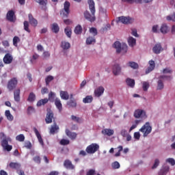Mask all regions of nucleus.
Wrapping results in <instances>:
<instances>
[{"mask_svg":"<svg viewBox=\"0 0 175 175\" xmlns=\"http://www.w3.org/2000/svg\"><path fill=\"white\" fill-rule=\"evenodd\" d=\"M88 3L89 5V9L91 12L90 13L89 11H85L84 12V17L88 21H90V23H94L96 20V18L95 17V2L94 0H88Z\"/></svg>","mask_w":175,"mask_h":175,"instance_id":"f257e3e1","label":"nucleus"},{"mask_svg":"<svg viewBox=\"0 0 175 175\" xmlns=\"http://www.w3.org/2000/svg\"><path fill=\"white\" fill-rule=\"evenodd\" d=\"M152 131V127L150 126V122H147L144 126L139 129V132L144 133V137H147L150 133Z\"/></svg>","mask_w":175,"mask_h":175,"instance_id":"f03ea898","label":"nucleus"},{"mask_svg":"<svg viewBox=\"0 0 175 175\" xmlns=\"http://www.w3.org/2000/svg\"><path fill=\"white\" fill-rule=\"evenodd\" d=\"M70 3L69 1H65L64 4V9L60 12V15L64 18H67L70 13Z\"/></svg>","mask_w":175,"mask_h":175,"instance_id":"7ed1b4c3","label":"nucleus"},{"mask_svg":"<svg viewBox=\"0 0 175 175\" xmlns=\"http://www.w3.org/2000/svg\"><path fill=\"white\" fill-rule=\"evenodd\" d=\"M113 47L116 49L118 54H120V53L125 54L128 51V46L126 44H113Z\"/></svg>","mask_w":175,"mask_h":175,"instance_id":"20e7f679","label":"nucleus"},{"mask_svg":"<svg viewBox=\"0 0 175 175\" xmlns=\"http://www.w3.org/2000/svg\"><path fill=\"white\" fill-rule=\"evenodd\" d=\"M9 142H12V139L10 137H8L1 141V146L5 151H12L13 146L12 145H9Z\"/></svg>","mask_w":175,"mask_h":175,"instance_id":"39448f33","label":"nucleus"},{"mask_svg":"<svg viewBox=\"0 0 175 175\" xmlns=\"http://www.w3.org/2000/svg\"><path fill=\"white\" fill-rule=\"evenodd\" d=\"M98 150H99V146L98 145V144L94 143L89 145L86 148L85 151L88 154H95V152H96Z\"/></svg>","mask_w":175,"mask_h":175,"instance_id":"423d86ee","label":"nucleus"},{"mask_svg":"<svg viewBox=\"0 0 175 175\" xmlns=\"http://www.w3.org/2000/svg\"><path fill=\"white\" fill-rule=\"evenodd\" d=\"M133 20L131 17L120 16L118 18L116 23H122V24H131Z\"/></svg>","mask_w":175,"mask_h":175,"instance_id":"0eeeda50","label":"nucleus"},{"mask_svg":"<svg viewBox=\"0 0 175 175\" xmlns=\"http://www.w3.org/2000/svg\"><path fill=\"white\" fill-rule=\"evenodd\" d=\"M17 83L18 81L16 78H12L10 81H9L7 85L9 91H13V90H14V88H16L17 86Z\"/></svg>","mask_w":175,"mask_h":175,"instance_id":"6e6552de","label":"nucleus"},{"mask_svg":"<svg viewBox=\"0 0 175 175\" xmlns=\"http://www.w3.org/2000/svg\"><path fill=\"white\" fill-rule=\"evenodd\" d=\"M135 118H146L147 116L146 115V111L143 109H136L134 111Z\"/></svg>","mask_w":175,"mask_h":175,"instance_id":"1a4fd4ad","label":"nucleus"},{"mask_svg":"<svg viewBox=\"0 0 175 175\" xmlns=\"http://www.w3.org/2000/svg\"><path fill=\"white\" fill-rule=\"evenodd\" d=\"M53 118H54V113H53V111H49L46 113V116L45 118L46 124H51V122H53Z\"/></svg>","mask_w":175,"mask_h":175,"instance_id":"9d476101","label":"nucleus"},{"mask_svg":"<svg viewBox=\"0 0 175 175\" xmlns=\"http://www.w3.org/2000/svg\"><path fill=\"white\" fill-rule=\"evenodd\" d=\"M112 72L114 76H118L121 73V66L118 64H115L112 68Z\"/></svg>","mask_w":175,"mask_h":175,"instance_id":"9b49d317","label":"nucleus"},{"mask_svg":"<svg viewBox=\"0 0 175 175\" xmlns=\"http://www.w3.org/2000/svg\"><path fill=\"white\" fill-rule=\"evenodd\" d=\"M33 132L36 135V136L38 138V140L40 143V144H41V146H44V142H43V139L42 138V135H40V133H39V131H38V129H36V127H33Z\"/></svg>","mask_w":175,"mask_h":175,"instance_id":"f8f14e48","label":"nucleus"},{"mask_svg":"<svg viewBox=\"0 0 175 175\" xmlns=\"http://www.w3.org/2000/svg\"><path fill=\"white\" fill-rule=\"evenodd\" d=\"M29 23L32 25V27H37L38 26V20L33 18L32 14H29Z\"/></svg>","mask_w":175,"mask_h":175,"instance_id":"ddd939ff","label":"nucleus"},{"mask_svg":"<svg viewBox=\"0 0 175 175\" xmlns=\"http://www.w3.org/2000/svg\"><path fill=\"white\" fill-rule=\"evenodd\" d=\"M155 69V62L153 60L149 61V66L146 70V74L148 75L150 72H152V70Z\"/></svg>","mask_w":175,"mask_h":175,"instance_id":"4468645a","label":"nucleus"},{"mask_svg":"<svg viewBox=\"0 0 175 175\" xmlns=\"http://www.w3.org/2000/svg\"><path fill=\"white\" fill-rule=\"evenodd\" d=\"M103 92H105V88H103V86H100L95 90L94 95L95 96H97L98 98H99V96H102Z\"/></svg>","mask_w":175,"mask_h":175,"instance_id":"2eb2a0df","label":"nucleus"},{"mask_svg":"<svg viewBox=\"0 0 175 175\" xmlns=\"http://www.w3.org/2000/svg\"><path fill=\"white\" fill-rule=\"evenodd\" d=\"M35 2L37 3H39V5L41 6V8L42 10H46L47 9V0H34Z\"/></svg>","mask_w":175,"mask_h":175,"instance_id":"dca6fc26","label":"nucleus"},{"mask_svg":"<svg viewBox=\"0 0 175 175\" xmlns=\"http://www.w3.org/2000/svg\"><path fill=\"white\" fill-rule=\"evenodd\" d=\"M64 165L66 169H70V170H73V169H75V165L72 164V161H70V160L64 161Z\"/></svg>","mask_w":175,"mask_h":175,"instance_id":"f3484780","label":"nucleus"},{"mask_svg":"<svg viewBox=\"0 0 175 175\" xmlns=\"http://www.w3.org/2000/svg\"><path fill=\"white\" fill-rule=\"evenodd\" d=\"M21 90L20 89H16L14 91V99L15 102H20L21 100Z\"/></svg>","mask_w":175,"mask_h":175,"instance_id":"a211bd4d","label":"nucleus"},{"mask_svg":"<svg viewBox=\"0 0 175 175\" xmlns=\"http://www.w3.org/2000/svg\"><path fill=\"white\" fill-rule=\"evenodd\" d=\"M14 12L13 10H10L7 13L6 18L8 21H10L11 23H13L14 21Z\"/></svg>","mask_w":175,"mask_h":175,"instance_id":"6ab92c4d","label":"nucleus"},{"mask_svg":"<svg viewBox=\"0 0 175 175\" xmlns=\"http://www.w3.org/2000/svg\"><path fill=\"white\" fill-rule=\"evenodd\" d=\"M12 61H13V57L9 53L5 54L3 57L4 64H12Z\"/></svg>","mask_w":175,"mask_h":175,"instance_id":"aec40b11","label":"nucleus"},{"mask_svg":"<svg viewBox=\"0 0 175 175\" xmlns=\"http://www.w3.org/2000/svg\"><path fill=\"white\" fill-rule=\"evenodd\" d=\"M66 134L71 139V140H75L77 137V133H72L69 129L66 130Z\"/></svg>","mask_w":175,"mask_h":175,"instance_id":"412c9836","label":"nucleus"},{"mask_svg":"<svg viewBox=\"0 0 175 175\" xmlns=\"http://www.w3.org/2000/svg\"><path fill=\"white\" fill-rule=\"evenodd\" d=\"M152 50H153V53H154V54H159L161 53V51H163V48H162L161 44H156L153 47Z\"/></svg>","mask_w":175,"mask_h":175,"instance_id":"4be33fe9","label":"nucleus"},{"mask_svg":"<svg viewBox=\"0 0 175 175\" xmlns=\"http://www.w3.org/2000/svg\"><path fill=\"white\" fill-rule=\"evenodd\" d=\"M102 133L107 136H113V135H114V131L110 129H105L102 131Z\"/></svg>","mask_w":175,"mask_h":175,"instance_id":"5701e85b","label":"nucleus"},{"mask_svg":"<svg viewBox=\"0 0 175 175\" xmlns=\"http://www.w3.org/2000/svg\"><path fill=\"white\" fill-rule=\"evenodd\" d=\"M55 105L57 109H59V111H62V103H61V100H59V98H56L55 99Z\"/></svg>","mask_w":175,"mask_h":175,"instance_id":"b1692460","label":"nucleus"},{"mask_svg":"<svg viewBox=\"0 0 175 175\" xmlns=\"http://www.w3.org/2000/svg\"><path fill=\"white\" fill-rule=\"evenodd\" d=\"M74 32L75 35H81L83 33V27L80 25H77L74 29Z\"/></svg>","mask_w":175,"mask_h":175,"instance_id":"393cba45","label":"nucleus"},{"mask_svg":"<svg viewBox=\"0 0 175 175\" xmlns=\"http://www.w3.org/2000/svg\"><path fill=\"white\" fill-rule=\"evenodd\" d=\"M127 66L131 68V69L136 70L139 68V64L135 62H129L127 63Z\"/></svg>","mask_w":175,"mask_h":175,"instance_id":"a878e982","label":"nucleus"},{"mask_svg":"<svg viewBox=\"0 0 175 175\" xmlns=\"http://www.w3.org/2000/svg\"><path fill=\"white\" fill-rule=\"evenodd\" d=\"M60 97L64 100H68L69 99V93L66 91H60Z\"/></svg>","mask_w":175,"mask_h":175,"instance_id":"bb28decb","label":"nucleus"},{"mask_svg":"<svg viewBox=\"0 0 175 175\" xmlns=\"http://www.w3.org/2000/svg\"><path fill=\"white\" fill-rule=\"evenodd\" d=\"M160 31L161 33H167L169 32V27L166 23H163L160 28Z\"/></svg>","mask_w":175,"mask_h":175,"instance_id":"cd10ccee","label":"nucleus"},{"mask_svg":"<svg viewBox=\"0 0 175 175\" xmlns=\"http://www.w3.org/2000/svg\"><path fill=\"white\" fill-rule=\"evenodd\" d=\"M59 129V126H58V125H57V123L55 122L50 129V133L51 135H54L55 133V131H58Z\"/></svg>","mask_w":175,"mask_h":175,"instance_id":"c85d7f7f","label":"nucleus"},{"mask_svg":"<svg viewBox=\"0 0 175 175\" xmlns=\"http://www.w3.org/2000/svg\"><path fill=\"white\" fill-rule=\"evenodd\" d=\"M126 83L129 87H131V88H133L135 87V80L132 79L131 78H127L126 79Z\"/></svg>","mask_w":175,"mask_h":175,"instance_id":"c756f323","label":"nucleus"},{"mask_svg":"<svg viewBox=\"0 0 175 175\" xmlns=\"http://www.w3.org/2000/svg\"><path fill=\"white\" fill-rule=\"evenodd\" d=\"M170 167L167 166H165L163 167L160 171L159 172L158 174L159 175H165L170 170Z\"/></svg>","mask_w":175,"mask_h":175,"instance_id":"7c9ffc66","label":"nucleus"},{"mask_svg":"<svg viewBox=\"0 0 175 175\" xmlns=\"http://www.w3.org/2000/svg\"><path fill=\"white\" fill-rule=\"evenodd\" d=\"M51 30L54 33H58V32H59V26H58V24L53 23L51 27Z\"/></svg>","mask_w":175,"mask_h":175,"instance_id":"2f4dec72","label":"nucleus"},{"mask_svg":"<svg viewBox=\"0 0 175 175\" xmlns=\"http://www.w3.org/2000/svg\"><path fill=\"white\" fill-rule=\"evenodd\" d=\"M49 103L48 98L41 99L39 101H38L37 106L38 107H40V106H44V105H46V103Z\"/></svg>","mask_w":175,"mask_h":175,"instance_id":"473e14b6","label":"nucleus"},{"mask_svg":"<svg viewBox=\"0 0 175 175\" xmlns=\"http://www.w3.org/2000/svg\"><path fill=\"white\" fill-rule=\"evenodd\" d=\"M94 100V97L92 96H86L85 98L83 99V103H92Z\"/></svg>","mask_w":175,"mask_h":175,"instance_id":"72a5a7b5","label":"nucleus"},{"mask_svg":"<svg viewBox=\"0 0 175 175\" xmlns=\"http://www.w3.org/2000/svg\"><path fill=\"white\" fill-rule=\"evenodd\" d=\"M5 117H7V119L9 120V121H13L14 120V117H13V115H12V113H10V110H6L5 111Z\"/></svg>","mask_w":175,"mask_h":175,"instance_id":"f704fd0d","label":"nucleus"},{"mask_svg":"<svg viewBox=\"0 0 175 175\" xmlns=\"http://www.w3.org/2000/svg\"><path fill=\"white\" fill-rule=\"evenodd\" d=\"M9 166L11 167V169H20V167H21V165H20V163L13 162H11L9 164Z\"/></svg>","mask_w":175,"mask_h":175,"instance_id":"c9c22d12","label":"nucleus"},{"mask_svg":"<svg viewBox=\"0 0 175 175\" xmlns=\"http://www.w3.org/2000/svg\"><path fill=\"white\" fill-rule=\"evenodd\" d=\"M96 43V40L94 37H89L86 40L87 44H95Z\"/></svg>","mask_w":175,"mask_h":175,"instance_id":"e433bc0d","label":"nucleus"},{"mask_svg":"<svg viewBox=\"0 0 175 175\" xmlns=\"http://www.w3.org/2000/svg\"><path fill=\"white\" fill-rule=\"evenodd\" d=\"M64 32L68 38L72 37V29L70 27H66Z\"/></svg>","mask_w":175,"mask_h":175,"instance_id":"4c0bfd02","label":"nucleus"},{"mask_svg":"<svg viewBox=\"0 0 175 175\" xmlns=\"http://www.w3.org/2000/svg\"><path fill=\"white\" fill-rule=\"evenodd\" d=\"M71 120L72 121H75V122H77L78 124H80V122H83V120H81V118L75 116V115L71 116Z\"/></svg>","mask_w":175,"mask_h":175,"instance_id":"58836bf2","label":"nucleus"},{"mask_svg":"<svg viewBox=\"0 0 175 175\" xmlns=\"http://www.w3.org/2000/svg\"><path fill=\"white\" fill-rule=\"evenodd\" d=\"M35 99H36V96L33 92H31L27 98L28 102H33L35 101Z\"/></svg>","mask_w":175,"mask_h":175,"instance_id":"ea45409f","label":"nucleus"},{"mask_svg":"<svg viewBox=\"0 0 175 175\" xmlns=\"http://www.w3.org/2000/svg\"><path fill=\"white\" fill-rule=\"evenodd\" d=\"M53 80H54V77H53L51 75L47 76L45 79L46 85H49L50 84V83H51V81H53Z\"/></svg>","mask_w":175,"mask_h":175,"instance_id":"a19ab883","label":"nucleus"},{"mask_svg":"<svg viewBox=\"0 0 175 175\" xmlns=\"http://www.w3.org/2000/svg\"><path fill=\"white\" fill-rule=\"evenodd\" d=\"M23 25H24L25 31H26V32H28L29 33H31V30L29 29V23H28V21H25L23 23Z\"/></svg>","mask_w":175,"mask_h":175,"instance_id":"79ce46f5","label":"nucleus"},{"mask_svg":"<svg viewBox=\"0 0 175 175\" xmlns=\"http://www.w3.org/2000/svg\"><path fill=\"white\" fill-rule=\"evenodd\" d=\"M54 99H55V93L51 92L49 94L48 100H49L50 102H54Z\"/></svg>","mask_w":175,"mask_h":175,"instance_id":"37998d69","label":"nucleus"},{"mask_svg":"<svg viewBox=\"0 0 175 175\" xmlns=\"http://www.w3.org/2000/svg\"><path fill=\"white\" fill-rule=\"evenodd\" d=\"M68 106H70V107H76L77 106V103H76V100H70L67 103Z\"/></svg>","mask_w":175,"mask_h":175,"instance_id":"c03bdc74","label":"nucleus"},{"mask_svg":"<svg viewBox=\"0 0 175 175\" xmlns=\"http://www.w3.org/2000/svg\"><path fill=\"white\" fill-rule=\"evenodd\" d=\"M142 88L144 91H148V88H150V83L146 81L142 82Z\"/></svg>","mask_w":175,"mask_h":175,"instance_id":"a18cd8bd","label":"nucleus"},{"mask_svg":"<svg viewBox=\"0 0 175 175\" xmlns=\"http://www.w3.org/2000/svg\"><path fill=\"white\" fill-rule=\"evenodd\" d=\"M16 140L18 142H24L25 140V137L23 134H20L16 137Z\"/></svg>","mask_w":175,"mask_h":175,"instance_id":"49530a36","label":"nucleus"},{"mask_svg":"<svg viewBox=\"0 0 175 175\" xmlns=\"http://www.w3.org/2000/svg\"><path fill=\"white\" fill-rule=\"evenodd\" d=\"M89 31L90 33L94 35V36H96V35H98V30L95 27H91Z\"/></svg>","mask_w":175,"mask_h":175,"instance_id":"de8ad7c7","label":"nucleus"},{"mask_svg":"<svg viewBox=\"0 0 175 175\" xmlns=\"http://www.w3.org/2000/svg\"><path fill=\"white\" fill-rule=\"evenodd\" d=\"M128 43L129 44H136V39L133 37H129L128 38Z\"/></svg>","mask_w":175,"mask_h":175,"instance_id":"09e8293b","label":"nucleus"},{"mask_svg":"<svg viewBox=\"0 0 175 175\" xmlns=\"http://www.w3.org/2000/svg\"><path fill=\"white\" fill-rule=\"evenodd\" d=\"M163 82L162 80H159L157 83V90H163Z\"/></svg>","mask_w":175,"mask_h":175,"instance_id":"8fccbe9b","label":"nucleus"},{"mask_svg":"<svg viewBox=\"0 0 175 175\" xmlns=\"http://www.w3.org/2000/svg\"><path fill=\"white\" fill-rule=\"evenodd\" d=\"M111 167H113V169H120V163H118V161H114L113 163H112Z\"/></svg>","mask_w":175,"mask_h":175,"instance_id":"3c124183","label":"nucleus"},{"mask_svg":"<svg viewBox=\"0 0 175 175\" xmlns=\"http://www.w3.org/2000/svg\"><path fill=\"white\" fill-rule=\"evenodd\" d=\"M70 142L68 139H62L60 141V144L62 146H68Z\"/></svg>","mask_w":175,"mask_h":175,"instance_id":"603ef678","label":"nucleus"},{"mask_svg":"<svg viewBox=\"0 0 175 175\" xmlns=\"http://www.w3.org/2000/svg\"><path fill=\"white\" fill-rule=\"evenodd\" d=\"M166 162H168V163H170L172 166H174L175 165V160L173 158H168L166 159Z\"/></svg>","mask_w":175,"mask_h":175,"instance_id":"864d4df0","label":"nucleus"},{"mask_svg":"<svg viewBox=\"0 0 175 175\" xmlns=\"http://www.w3.org/2000/svg\"><path fill=\"white\" fill-rule=\"evenodd\" d=\"M158 166H159V159H156L154 160V163L152 167V169H157L158 167Z\"/></svg>","mask_w":175,"mask_h":175,"instance_id":"5fc2aeb1","label":"nucleus"},{"mask_svg":"<svg viewBox=\"0 0 175 175\" xmlns=\"http://www.w3.org/2000/svg\"><path fill=\"white\" fill-rule=\"evenodd\" d=\"M167 21H174L175 22V12L172 16H167Z\"/></svg>","mask_w":175,"mask_h":175,"instance_id":"6e6d98bb","label":"nucleus"},{"mask_svg":"<svg viewBox=\"0 0 175 175\" xmlns=\"http://www.w3.org/2000/svg\"><path fill=\"white\" fill-rule=\"evenodd\" d=\"M20 42V38L14 36L13 38V44H17Z\"/></svg>","mask_w":175,"mask_h":175,"instance_id":"4d7b16f0","label":"nucleus"},{"mask_svg":"<svg viewBox=\"0 0 175 175\" xmlns=\"http://www.w3.org/2000/svg\"><path fill=\"white\" fill-rule=\"evenodd\" d=\"M35 111V109L31 106L27 108V114H32Z\"/></svg>","mask_w":175,"mask_h":175,"instance_id":"13d9d810","label":"nucleus"},{"mask_svg":"<svg viewBox=\"0 0 175 175\" xmlns=\"http://www.w3.org/2000/svg\"><path fill=\"white\" fill-rule=\"evenodd\" d=\"M173 71L172 70V69H170V68H164L163 70V73L166 74V73H172Z\"/></svg>","mask_w":175,"mask_h":175,"instance_id":"bf43d9fd","label":"nucleus"},{"mask_svg":"<svg viewBox=\"0 0 175 175\" xmlns=\"http://www.w3.org/2000/svg\"><path fill=\"white\" fill-rule=\"evenodd\" d=\"M25 148H28L29 150L32 148V144L29 142H25Z\"/></svg>","mask_w":175,"mask_h":175,"instance_id":"052dcab7","label":"nucleus"},{"mask_svg":"<svg viewBox=\"0 0 175 175\" xmlns=\"http://www.w3.org/2000/svg\"><path fill=\"white\" fill-rule=\"evenodd\" d=\"M95 170H89L87 172H86V175H95Z\"/></svg>","mask_w":175,"mask_h":175,"instance_id":"680f3d73","label":"nucleus"},{"mask_svg":"<svg viewBox=\"0 0 175 175\" xmlns=\"http://www.w3.org/2000/svg\"><path fill=\"white\" fill-rule=\"evenodd\" d=\"M61 47L63 50H68V49H70V44H62Z\"/></svg>","mask_w":175,"mask_h":175,"instance_id":"e2e57ef3","label":"nucleus"},{"mask_svg":"<svg viewBox=\"0 0 175 175\" xmlns=\"http://www.w3.org/2000/svg\"><path fill=\"white\" fill-rule=\"evenodd\" d=\"M49 92V89L47 88H42L41 90V94L44 95V94H47Z\"/></svg>","mask_w":175,"mask_h":175,"instance_id":"0e129e2a","label":"nucleus"},{"mask_svg":"<svg viewBox=\"0 0 175 175\" xmlns=\"http://www.w3.org/2000/svg\"><path fill=\"white\" fill-rule=\"evenodd\" d=\"M33 161H34V162H36V163H40V157H39V156H36V157L33 158Z\"/></svg>","mask_w":175,"mask_h":175,"instance_id":"69168bd1","label":"nucleus"},{"mask_svg":"<svg viewBox=\"0 0 175 175\" xmlns=\"http://www.w3.org/2000/svg\"><path fill=\"white\" fill-rule=\"evenodd\" d=\"M134 137L135 139H136L137 140H139L140 139V133L139 132H135L134 133Z\"/></svg>","mask_w":175,"mask_h":175,"instance_id":"338daca9","label":"nucleus"},{"mask_svg":"<svg viewBox=\"0 0 175 175\" xmlns=\"http://www.w3.org/2000/svg\"><path fill=\"white\" fill-rule=\"evenodd\" d=\"M120 134L123 136V137H125V136L128 135V131H126L125 129H123L121 131Z\"/></svg>","mask_w":175,"mask_h":175,"instance_id":"774afa93","label":"nucleus"}]
</instances>
